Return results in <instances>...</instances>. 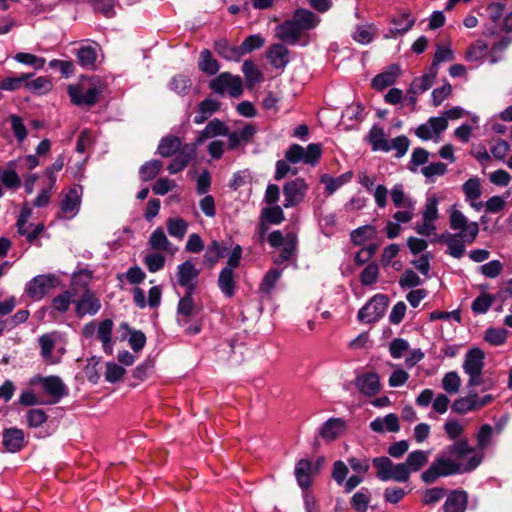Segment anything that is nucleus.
Returning a JSON list of instances; mask_svg holds the SVG:
<instances>
[{
	"label": "nucleus",
	"instance_id": "54",
	"mask_svg": "<svg viewBox=\"0 0 512 512\" xmlns=\"http://www.w3.org/2000/svg\"><path fill=\"white\" fill-rule=\"evenodd\" d=\"M280 276H281V272L278 269L269 270L265 274V276L259 286L260 292L265 293V294H270L271 291L274 289Z\"/></svg>",
	"mask_w": 512,
	"mask_h": 512
},
{
	"label": "nucleus",
	"instance_id": "2",
	"mask_svg": "<svg viewBox=\"0 0 512 512\" xmlns=\"http://www.w3.org/2000/svg\"><path fill=\"white\" fill-rule=\"evenodd\" d=\"M267 241L272 248L283 246L275 260L276 264H283L295 256L298 244V238L295 232H288L283 235L280 230H275L268 234Z\"/></svg>",
	"mask_w": 512,
	"mask_h": 512
},
{
	"label": "nucleus",
	"instance_id": "63",
	"mask_svg": "<svg viewBox=\"0 0 512 512\" xmlns=\"http://www.w3.org/2000/svg\"><path fill=\"white\" fill-rule=\"evenodd\" d=\"M488 45L483 41H477L471 45L465 52V59L467 61H478L485 55Z\"/></svg>",
	"mask_w": 512,
	"mask_h": 512
},
{
	"label": "nucleus",
	"instance_id": "44",
	"mask_svg": "<svg viewBox=\"0 0 512 512\" xmlns=\"http://www.w3.org/2000/svg\"><path fill=\"white\" fill-rule=\"evenodd\" d=\"M376 234V228L373 225L361 226L351 233V241L354 245L361 246L365 241L373 239Z\"/></svg>",
	"mask_w": 512,
	"mask_h": 512
},
{
	"label": "nucleus",
	"instance_id": "17",
	"mask_svg": "<svg viewBox=\"0 0 512 512\" xmlns=\"http://www.w3.org/2000/svg\"><path fill=\"white\" fill-rule=\"evenodd\" d=\"M43 390L50 395L52 404L57 403L62 397L68 394V389L58 376H48L42 379Z\"/></svg>",
	"mask_w": 512,
	"mask_h": 512
},
{
	"label": "nucleus",
	"instance_id": "23",
	"mask_svg": "<svg viewBox=\"0 0 512 512\" xmlns=\"http://www.w3.org/2000/svg\"><path fill=\"white\" fill-rule=\"evenodd\" d=\"M267 59L275 69H283L289 63V50L283 44H273L267 50Z\"/></svg>",
	"mask_w": 512,
	"mask_h": 512
},
{
	"label": "nucleus",
	"instance_id": "39",
	"mask_svg": "<svg viewBox=\"0 0 512 512\" xmlns=\"http://www.w3.org/2000/svg\"><path fill=\"white\" fill-rule=\"evenodd\" d=\"M260 219L268 224L278 225L285 219L282 208L278 205L265 207L262 209Z\"/></svg>",
	"mask_w": 512,
	"mask_h": 512
},
{
	"label": "nucleus",
	"instance_id": "1",
	"mask_svg": "<svg viewBox=\"0 0 512 512\" xmlns=\"http://www.w3.org/2000/svg\"><path fill=\"white\" fill-rule=\"evenodd\" d=\"M482 461V455H472L465 465L447 457L444 453L438 456L430 467L421 474L425 484L434 483L439 477H446L476 469Z\"/></svg>",
	"mask_w": 512,
	"mask_h": 512
},
{
	"label": "nucleus",
	"instance_id": "32",
	"mask_svg": "<svg viewBox=\"0 0 512 512\" xmlns=\"http://www.w3.org/2000/svg\"><path fill=\"white\" fill-rule=\"evenodd\" d=\"M293 20L302 31L313 29L318 24L317 16L306 9H298L294 12Z\"/></svg>",
	"mask_w": 512,
	"mask_h": 512
},
{
	"label": "nucleus",
	"instance_id": "64",
	"mask_svg": "<svg viewBox=\"0 0 512 512\" xmlns=\"http://www.w3.org/2000/svg\"><path fill=\"white\" fill-rule=\"evenodd\" d=\"M191 154L181 151L169 164L168 171L170 174H176L182 171L190 162Z\"/></svg>",
	"mask_w": 512,
	"mask_h": 512
},
{
	"label": "nucleus",
	"instance_id": "31",
	"mask_svg": "<svg viewBox=\"0 0 512 512\" xmlns=\"http://www.w3.org/2000/svg\"><path fill=\"white\" fill-rule=\"evenodd\" d=\"M437 77L436 73H433L431 69L420 77H416L410 84L412 94H420L430 89Z\"/></svg>",
	"mask_w": 512,
	"mask_h": 512
},
{
	"label": "nucleus",
	"instance_id": "8",
	"mask_svg": "<svg viewBox=\"0 0 512 512\" xmlns=\"http://www.w3.org/2000/svg\"><path fill=\"white\" fill-rule=\"evenodd\" d=\"M308 190V185L303 178H296L288 181L283 187L285 201L283 206L291 208L301 203Z\"/></svg>",
	"mask_w": 512,
	"mask_h": 512
},
{
	"label": "nucleus",
	"instance_id": "56",
	"mask_svg": "<svg viewBox=\"0 0 512 512\" xmlns=\"http://www.w3.org/2000/svg\"><path fill=\"white\" fill-rule=\"evenodd\" d=\"M460 385V377L454 371L446 373L442 379V387L449 394H456L460 389Z\"/></svg>",
	"mask_w": 512,
	"mask_h": 512
},
{
	"label": "nucleus",
	"instance_id": "30",
	"mask_svg": "<svg viewBox=\"0 0 512 512\" xmlns=\"http://www.w3.org/2000/svg\"><path fill=\"white\" fill-rule=\"evenodd\" d=\"M76 57L82 68L87 70L96 69L97 51L92 46H82L77 50Z\"/></svg>",
	"mask_w": 512,
	"mask_h": 512
},
{
	"label": "nucleus",
	"instance_id": "7",
	"mask_svg": "<svg viewBox=\"0 0 512 512\" xmlns=\"http://www.w3.org/2000/svg\"><path fill=\"white\" fill-rule=\"evenodd\" d=\"M82 190L79 185L69 188L60 202L58 218L70 220L76 216L81 206Z\"/></svg>",
	"mask_w": 512,
	"mask_h": 512
},
{
	"label": "nucleus",
	"instance_id": "15",
	"mask_svg": "<svg viewBox=\"0 0 512 512\" xmlns=\"http://www.w3.org/2000/svg\"><path fill=\"white\" fill-rule=\"evenodd\" d=\"M318 471L317 467H313L310 460L301 459L297 462L295 467V477L298 485L303 489L307 490L312 484V476Z\"/></svg>",
	"mask_w": 512,
	"mask_h": 512
},
{
	"label": "nucleus",
	"instance_id": "12",
	"mask_svg": "<svg viewBox=\"0 0 512 512\" xmlns=\"http://www.w3.org/2000/svg\"><path fill=\"white\" fill-rule=\"evenodd\" d=\"M75 313L77 317L82 318L85 315H95L101 309V302L95 293L86 289L77 301Z\"/></svg>",
	"mask_w": 512,
	"mask_h": 512
},
{
	"label": "nucleus",
	"instance_id": "38",
	"mask_svg": "<svg viewBox=\"0 0 512 512\" xmlns=\"http://www.w3.org/2000/svg\"><path fill=\"white\" fill-rule=\"evenodd\" d=\"M181 141L176 136L164 137L158 145V153L163 157H171L180 148Z\"/></svg>",
	"mask_w": 512,
	"mask_h": 512
},
{
	"label": "nucleus",
	"instance_id": "37",
	"mask_svg": "<svg viewBox=\"0 0 512 512\" xmlns=\"http://www.w3.org/2000/svg\"><path fill=\"white\" fill-rule=\"evenodd\" d=\"M247 86L253 87L256 83L260 82L263 78L262 72L258 69L255 63L251 60H245L242 66Z\"/></svg>",
	"mask_w": 512,
	"mask_h": 512
},
{
	"label": "nucleus",
	"instance_id": "36",
	"mask_svg": "<svg viewBox=\"0 0 512 512\" xmlns=\"http://www.w3.org/2000/svg\"><path fill=\"white\" fill-rule=\"evenodd\" d=\"M475 397L476 393L470 392L467 396L456 399L452 404V411L463 415L470 411L477 410Z\"/></svg>",
	"mask_w": 512,
	"mask_h": 512
},
{
	"label": "nucleus",
	"instance_id": "19",
	"mask_svg": "<svg viewBox=\"0 0 512 512\" xmlns=\"http://www.w3.org/2000/svg\"><path fill=\"white\" fill-rule=\"evenodd\" d=\"M468 505V494L464 490H452L444 502V512H465Z\"/></svg>",
	"mask_w": 512,
	"mask_h": 512
},
{
	"label": "nucleus",
	"instance_id": "40",
	"mask_svg": "<svg viewBox=\"0 0 512 512\" xmlns=\"http://www.w3.org/2000/svg\"><path fill=\"white\" fill-rule=\"evenodd\" d=\"M149 245L154 250L159 251H168L171 247V243L168 240L163 228L158 227L155 229L150 238H149Z\"/></svg>",
	"mask_w": 512,
	"mask_h": 512
},
{
	"label": "nucleus",
	"instance_id": "57",
	"mask_svg": "<svg viewBox=\"0 0 512 512\" xmlns=\"http://www.w3.org/2000/svg\"><path fill=\"white\" fill-rule=\"evenodd\" d=\"M322 156V146L318 143H311L307 146L306 150L304 149V159L303 162L305 164H310L311 166H315Z\"/></svg>",
	"mask_w": 512,
	"mask_h": 512
},
{
	"label": "nucleus",
	"instance_id": "25",
	"mask_svg": "<svg viewBox=\"0 0 512 512\" xmlns=\"http://www.w3.org/2000/svg\"><path fill=\"white\" fill-rule=\"evenodd\" d=\"M215 52L225 60L239 61L242 58L239 46L230 45L225 38L218 39L214 42Z\"/></svg>",
	"mask_w": 512,
	"mask_h": 512
},
{
	"label": "nucleus",
	"instance_id": "43",
	"mask_svg": "<svg viewBox=\"0 0 512 512\" xmlns=\"http://www.w3.org/2000/svg\"><path fill=\"white\" fill-rule=\"evenodd\" d=\"M390 194L395 207L414 210V202L406 197L402 184L394 185Z\"/></svg>",
	"mask_w": 512,
	"mask_h": 512
},
{
	"label": "nucleus",
	"instance_id": "5",
	"mask_svg": "<svg viewBox=\"0 0 512 512\" xmlns=\"http://www.w3.org/2000/svg\"><path fill=\"white\" fill-rule=\"evenodd\" d=\"M209 88L214 92L223 95L227 92L231 97L238 98L243 93V84L240 76L232 75L229 72L220 73L209 83Z\"/></svg>",
	"mask_w": 512,
	"mask_h": 512
},
{
	"label": "nucleus",
	"instance_id": "6",
	"mask_svg": "<svg viewBox=\"0 0 512 512\" xmlns=\"http://www.w3.org/2000/svg\"><path fill=\"white\" fill-rule=\"evenodd\" d=\"M388 304L389 299L385 294H376L359 310V321L364 323L377 322L384 316Z\"/></svg>",
	"mask_w": 512,
	"mask_h": 512
},
{
	"label": "nucleus",
	"instance_id": "20",
	"mask_svg": "<svg viewBox=\"0 0 512 512\" xmlns=\"http://www.w3.org/2000/svg\"><path fill=\"white\" fill-rule=\"evenodd\" d=\"M302 32L303 31L293 19L285 21L276 29L277 37L283 42L291 45H294L299 41Z\"/></svg>",
	"mask_w": 512,
	"mask_h": 512
},
{
	"label": "nucleus",
	"instance_id": "60",
	"mask_svg": "<svg viewBox=\"0 0 512 512\" xmlns=\"http://www.w3.org/2000/svg\"><path fill=\"white\" fill-rule=\"evenodd\" d=\"M421 284V278L412 269H406L399 279V285L402 289L414 288Z\"/></svg>",
	"mask_w": 512,
	"mask_h": 512
},
{
	"label": "nucleus",
	"instance_id": "27",
	"mask_svg": "<svg viewBox=\"0 0 512 512\" xmlns=\"http://www.w3.org/2000/svg\"><path fill=\"white\" fill-rule=\"evenodd\" d=\"M218 287L228 298L235 295L236 281L234 270L224 267L218 276Z\"/></svg>",
	"mask_w": 512,
	"mask_h": 512
},
{
	"label": "nucleus",
	"instance_id": "62",
	"mask_svg": "<svg viewBox=\"0 0 512 512\" xmlns=\"http://www.w3.org/2000/svg\"><path fill=\"white\" fill-rule=\"evenodd\" d=\"M48 419L46 412L42 409H30L26 413V421L29 427L37 428L45 423Z\"/></svg>",
	"mask_w": 512,
	"mask_h": 512
},
{
	"label": "nucleus",
	"instance_id": "4",
	"mask_svg": "<svg viewBox=\"0 0 512 512\" xmlns=\"http://www.w3.org/2000/svg\"><path fill=\"white\" fill-rule=\"evenodd\" d=\"M59 285L60 279L54 274L38 275L27 283L25 292L29 298L38 301Z\"/></svg>",
	"mask_w": 512,
	"mask_h": 512
},
{
	"label": "nucleus",
	"instance_id": "55",
	"mask_svg": "<svg viewBox=\"0 0 512 512\" xmlns=\"http://www.w3.org/2000/svg\"><path fill=\"white\" fill-rule=\"evenodd\" d=\"M75 293L70 290H66L58 296L54 297L52 300V307L54 310L59 313H65L68 311L69 306L72 302V297Z\"/></svg>",
	"mask_w": 512,
	"mask_h": 512
},
{
	"label": "nucleus",
	"instance_id": "21",
	"mask_svg": "<svg viewBox=\"0 0 512 512\" xmlns=\"http://www.w3.org/2000/svg\"><path fill=\"white\" fill-rule=\"evenodd\" d=\"M193 294L194 291H186L185 295L178 302L177 313L183 317V319L179 320L182 326L189 323L188 318L195 316L199 312L194 302Z\"/></svg>",
	"mask_w": 512,
	"mask_h": 512
},
{
	"label": "nucleus",
	"instance_id": "24",
	"mask_svg": "<svg viewBox=\"0 0 512 512\" xmlns=\"http://www.w3.org/2000/svg\"><path fill=\"white\" fill-rule=\"evenodd\" d=\"M346 429L345 421L341 418H330L321 427L319 435L327 440L337 439Z\"/></svg>",
	"mask_w": 512,
	"mask_h": 512
},
{
	"label": "nucleus",
	"instance_id": "52",
	"mask_svg": "<svg viewBox=\"0 0 512 512\" xmlns=\"http://www.w3.org/2000/svg\"><path fill=\"white\" fill-rule=\"evenodd\" d=\"M370 503V493L368 489H362L355 493L351 498V506L357 512H366Z\"/></svg>",
	"mask_w": 512,
	"mask_h": 512
},
{
	"label": "nucleus",
	"instance_id": "28",
	"mask_svg": "<svg viewBox=\"0 0 512 512\" xmlns=\"http://www.w3.org/2000/svg\"><path fill=\"white\" fill-rule=\"evenodd\" d=\"M229 247L221 244L217 240H213L207 247L206 252L203 256V262L212 268L220 258L226 256Z\"/></svg>",
	"mask_w": 512,
	"mask_h": 512
},
{
	"label": "nucleus",
	"instance_id": "3",
	"mask_svg": "<svg viewBox=\"0 0 512 512\" xmlns=\"http://www.w3.org/2000/svg\"><path fill=\"white\" fill-rule=\"evenodd\" d=\"M67 92L73 105L90 108L99 102L103 89L96 84H90L88 87L77 84L69 85Z\"/></svg>",
	"mask_w": 512,
	"mask_h": 512
},
{
	"label": "nucleus",
	"instance_id": "61",
	"mask_svg": "<svg viewBox=\"0 0 512 512\" xmlns=\"http://www.w3.org/2000/svg\"><path fill=\"white\" fill-rule=\"evenodd\" d=\"M228 132V127L222 121L213 119L206 125L203 135L205 137H214L217 135H227Z\"/></svg>",
	"mask_w": 512,
	"mask_h": 512
},
{
	"label": "nucleus",
	"instance_id": "33",
	"mask_svg": "<svg viewBox=\"0 0 512 512\" xmlns=\"http://www.w3.org/2000/svg\"><path fill=\"white\" fill-rule=\"evenodd\" d=\"M198 67L200 71L208 75H215L220 68L218 61L212 57L209 49H203L200 52Z\"/></svg>",
	"mask_w": 512,
	"mask_h": 512
},
{
	"label": "nucleus",
	"instance_id": "46",
	"mask_svg": "<svg viewBox=\"0 0 512 512\" xmlns=\"http://www.w3.org/2000/svg\"><path fill=\"white\" fill-rule=\"evenodd\" d=\"M191 86V79L183 74L174 76L169 84L170 89L181 96L187 95Z\"/></svg>",
	"mask_w": 512,
	"mask_h": 512
},
{
	"label": "nucleus",
	"instance_id": "26",
	"mask_svg": "<svg viewBox=\"0 0 512 512\" xmlns=\"http://www.w3.org/2000/svg\"><path fill=\"white\" fill-rule=\"evenodd\" d=\"M367 141L370 143L373 151H390L389 141L386 139L385 131L378 125H374L370 129Z\"/></svg>",
	"mask_w": 512,
	"mask_h": 512
},
{
	"label": "nucleus",
	"instance_id": "42",
	"mask_svg": "<svg viewBox=\"0 0 512 512\" xmlns=\"http://www.w3.org/2000/svg\"><path fill=\"white\" fill-rule=\"evenodd\" d=\"M428 455L429 453L423 450L411 452L405 462L410 472L419 471L428 462Z\"/></svg>",
	"mask_w": 512,
	"mask_h": 512
},
{
	"label": "nucleus",
	"instance_id": "14",
	"mask_svg": "<svg viewBox=\"0 0 512 512\" xmlns=\"http://www.w3.org/2000/svg\"><path fill=\"white\" fill-rule=\"evenodd\" d=\"M401 68L397 64L390 65L386 70L377 74L371 82L373 89L383 91L389 86H392L401 75Z\"/></svg>",
	"mask_w": 512,
	"mask_h": 512
},
{
	"label": "nucleus",
	"instance_id": "49",
	"mask_svg": "<svg viewBox=\"0 0 512 512\" xmlns=\"http://www.w3.org/2000/svg\"><path fill=\"white\" fill-rule=\"evenodd\" d=\"M121 327L127 329L130 333L128 342H129L131 349L134 352L141 351L146 344L145 334L140 330L131 329L127 323H122Z\"/></svg>",
	"mask_w": 512,
	"mask_h": 512
},
{
	"label": "nucleus",
	"instance_id": "34",
	"mask_svg": "<svg viewBox=\"0 0 512 512\" xmlns=\"http://www.w3.org/2000/svg\"><path fill=\"white\" fill-rule=\"evenodd\" d=\"M465 243H468V236L462 233H455L447 245V253L456 259H460L465 253Z\"/></svg>",
	"mask_w": 512,
	"mask_h": 512
},
{
	"label": "nucleus",
	"instance_id": "47",
	"mask_svg": "<svg viewBox=\"0 0 512 512\" xmlns=\"http://www.w3.org/2000/svg\"><path fill=\"white\" fill-rule=\"evenodd\" d=\"M166 226L168 233L178 239H182L188 229V223L182 218H168Z\"/></svg>",
	"mask_w": 512,
	"mask_h": 512
},
{
	"label": "nucleus",
	"instance_id": "58",
	"mask_svg": "<svg viewBox=\"0 0 512 512\" xmlns=\"http://www.w3.org/2000/svg\"><path fill=\"white\" fill-rule=\"evenodd\" d=\"M264 42V38L260 35H250L245 38L241 45H239L242 57L255 49L261 48Z\"/></svg>",
	"mask_w": 512,
	"mask_h": 512
},
{
	"label": "nucleus",
	"instance_id": "18",
	"mask_svg": "<svg viewBox=\"0 0 512 512\" xmlns=\"http://www.w3.org/2000/svg\"><path fill=\"white\" fill-rule=\"evenodd\" d=\"M2 443L8 452H18L25 446L24 432L18 428H7L3 431Z\"/></svg>",
	"mask_w": 512,
	"mask_h": 512
},
{
	"label": "nucleus",
	"instance_id": "16",
	"mask_svg": "<svg viewBox=\"0 0 512 512\" xmlns=\"http://www.w3.org/2000/svg\"><path fill=\"white\" fill-rule=\"evenodd\" d=\"M485 354L480 348L470 349L463 362V370L467 375L482 373L484 368Z\"/></svg>",
	"mask_w": 512,
	"mask_h": 512
},
{
	"label": "nucleus",
	"instance_id": "53",
	"mask_svg": "<svg viewBox=\"0 0 512 512\" xmlns=\"http://www.w3.org/2000/svg\"><path fill=\"white\" fill-rule=\"evenodd\" d=\"M379 267L375 262L368 264L360 274V282L364 286H370L377 282Z\"/></svg>",
	"mask_w": 512,
	"mask_h": 512
},
{
	"label": "nucleus",
	"instance_id": "13",
	"mask_svg": "<svg viewBox=\"0 0 512 512\" xmlns=\"http://www.w3.org/2000/svg\"><path fill=\"white\" fill-rule=\"evenodd\" d=\"M355 385L361 394L368 397L376 395L381 389L380 378L375 372H366L357 376Z\"/></svg>",
	"mask_w": 512,
	"mask_h": 512
},
{
	"label": "nucleus",
	"instance_id": "10",
	"mask_svg": "<svg viewBox=\"0 0 512 512\" xmlns=\"http://www.w3.org/2000/svg\"><path fill=\"white\" fill-rule=\"evenodd\" d=\"M390 22L393 27L388 30V34L385 35L386 38L404 35L414 26L415 19L409 10L399 9Z\"/></svg>",
	"mask_w": 512,
	"mask_h": 512
},
{
	"label": "nucleus",
	"instance_id": "22",
	"mask_svg": "<svg viewBox=\"0 0 512 512\" xmlns=\"http://www.w3.org/2000/svg\"><path fill=\"white\" fill-rule=\"evenodd\" d=\"M443 453L451 458L461 460L465 458L467 455L475 454V449L470 446L469 440L467 438H460L458 440H454L451 445L445 447Z\"/></svg>",
	"mask_w": 512,
	"mask_h": 512
},
{
	"label": "nucleus",
	"instance_id": "41",
	"mask_svg": "<svg viewBox=\"0 0 512 512\" xmlns=\"http://www.w3.org/2000/svg\"><path fill=\"white\" fill-rule=\"evenodd\" d=\"M162 167V162L156 159L144 163L139 169L141 180L147 182L154 179L160 173Z\"/></svg>",
	"mask_w": 512,
	"mask_h": 512
},
{
	"label": "nucleus",
	"instance_id": "29",
	"mask_svg": "<svg viewBox=\"0 0 512 512\" xmlns=\"http://www.w3.org/2000/svg\"><path fill=\"white\" fill-rule=\"evenodd\" d=\"M353 178V172L347 171L346 173L338 176L331 177L328 174H324L320 178V182L325 184V191L328 195H332L337 189H339L344 184L351 181Z\"/></svg>",
	"mask_w": 512,
	"mask_h": 512
},
{
	"label": "nucleus",
	"instance_id": "50",
	"mask_svg": "<svg viewBox=\"0 0 512 512\" xmlns=\"http://www.w3.org/2000/svg\"><path fill=\"white\" fill-rule=\"evenodd\" d=\"M453 59L454 53L450 48L438 46L429 69H431L433 73L438 74L439 64L445 61H452Z\"/></svg>",
	"mask_w": 512,
	"mask_h": 512
},
{
	"label": "nucleus",
	"instance_id": "11",
	"mask_svg": "<svg viewBox=\"0 0 512 512\" xmlns=\"http://www.w3.org/2000/svg\"><path fill=\"white\" fill-rule=\"evenodd\" d=\"M200 270H198L192 261L187 260L177 267V281L186 291H195L197 287Z\"/></svg>",
	"mask_w": 512,
	"mask_h": 512
},
{
	"label": "nucleus",
	"instance_id": "45",
	"mask_svg": "<svg viewBox=\"0 0 512 512\" xmlns=\"http://www.w3.org/2000/svg\"><path fill=\"white\" fill-rule=\"evenodd\" d=\"M113 329V321L110 319L103 320L98 327L97 337L103 343L105 352L111 353V335Z\"/></svg>",
	"mask_w": 512,
	"mask_h": 512
},
{
	"label": "nucleus",
	"instance_id": "35",
	"mask_svg": "<svg viewBox=\"0 0 512 512\" xmlns=\"http://www.w3.org/2000/svg\"><path fill=\"white\" fill-rule=\"evenodd\" d=\"M372 464L376 469V476L382 481L390 480L391 470L393 468V462L390 458L382 456L376 457L372 460Z\"/></svg>",
	"mask_w": 512,
	"mask_h": 512
},
{
	"label": "nucleus",
	"instance_id": "59",
	"mask_svg": "<svg viewBox=\"0 0 512 512\" xmlns=\"http://www.w3.org/2000/svg\"><path fill=\"white\" fill-rule=\"evenodd\" d=\"M31 74H21L18 77H6L0 81V89L14 91L19 89L29 78Z\"/></svg>",
	"mask_w": 512,
	"mask_h": 512
},
{
	"label": "nucleus",
	"instance_id": "48",
	"mask_svg": "<svg viewBox=\"0 0 512 512\" xmlns=\"http://www.w3.org/2000/svg\"><path fill=\"white\" fill-rule=\"evenodd\" d=\"M496 299H498L496 295L482 293L472 302L471 309L475 314H484L490 309Z\"/></svg>",
	"mask_w": 512,
	"mask_h": 512
},
{
	"label": "nucleus",
	"instance_id": "9",
	"mask_svg": "<svg viewBox=\"0 0 512 512\" xmlns=\"http://www.w3.org/2000/svg\"><path fill=\"white\" fill-rule=\"evenodd\" d=\"M450 228L452 230H459L458 233L466 234L468 236V244L475 241L479 233V225L477 222L468 223L465 215L454 209L450 214L449 219Z\"/></svg>",
	"mask_w": 512,
	"mask_h": 512
},
{
	"label": "nucleus",
	"instance_id": "51",
	"mask_svg": "<svg viewBox=\"0 0 512 512\" xmlns=\"http://www.w3.org/2000/svg\"><path fill=\"white\" fill-rule=\"evenodd\" d=\"M508 331L504 328H488L485 332V341L490 345L500 346L505 343Z\"/></svg>",
	"mask_w": 512,
	"mask_h": 512
}]
</instances>
